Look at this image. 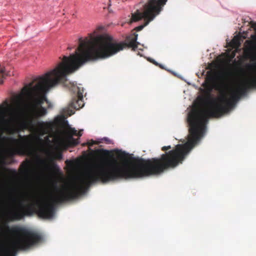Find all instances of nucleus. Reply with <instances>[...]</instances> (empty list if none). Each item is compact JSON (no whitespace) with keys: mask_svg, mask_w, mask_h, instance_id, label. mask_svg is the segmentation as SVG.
<instances>
[{"mask_svg":"<svg viewBox=\"0 0 256 256\" xmlns=\"http://www.w3.org/2000/svg\"><path fill=\"white\" fill-rule=\"evenodd\" d=\"M252 20L251 18L249 16H248V17H246L244 18V24L246 22H248V24L250 23V20Z\"/></svg>","mask_w":256,"mask_h":256,"instance_id":"20","label":"nucleus"},{"mask_svg":"<svg viewBox=\"0 0 256 256\" xmlns=\"http://www.w3.org/2000/svg\"><path fill=\"white\" fill-rule=\"evenodd\" d=\"M97 29L102 31V33L100 34L94 30L92 32L88 34L86 37L79 36L77 38L76 43L80 47L77 48H138V44L142 46L143 48H147L144 44H141L138 42L126 44L125 41L120 40L110 34L107 28L103 24L98 25ZM67 48L74 47L68 46Z\"/></svg>","mask_w":256,"mask_h":256,"instance_id":"3","label":"nucleus"},{"mask_svg":"<svg viewBox=\"0 0 256 256\" xmlns=\"http://www.w3.org/2000/svg\"><path fill=\"white\" fill-rule=\"evenodd\" d=\"M247 67L248 69L249 70H254L256 68V64H248L247 66Z\"/></svg>","mask_w":256,"mask_h":256,"instance_id":"19","label":"nucleus"},{"mask_svg":"<svg viewBox=\"0 0 256 256\" xmlns=\"http://www.w3.org/2000/svg\"><path fill=\"white\" fill-rule=\"evenodd\" d=\"M0 75H2V78H4L5 76H8V74H6V70L4 68L0 69Z\"/></svg>","mask_w":256,"mask_h":256,"instance_id":"17","label":"nucleus"},{"mask_svg":"<svg viewBox=\"0 0 256 256\" xmlns=\"http://www.w3.org/2000/svg\"><path fill=\"white\" fill-rule=\"evenodd\" d=\"M32 212V208L30 206L25 208L21 202H19L18 206L12 204L6 214V218L10 221L20 220L25 216L30 215Z\"/></svg>","mask_w":256,"mask_h":256,"instance_id":"6","label":"nucleus"},{"mask_svg":"<svg viewBox=\"0 0 256 256\" xmlns=\"http://www.w3.org/2000/svg\"><path fill=\"white\" fill-rule=\"evenodd\" d=\"M136 40H137V36H138V34H136Z\"/></svg>","mask_w":256,"mask_h":256,"instance_id":"36","label":"nucleus"},{"mask_svg":"<svg viewBox=\"0 0 256 256\" xmlns=\"http://www.w3.org/2000/svg\"><path fill=\"white\" fill-rule=\"evenodd\" d=\"M234 52L236 53V52H240L242 49L236 48V49H234Z\"/></svg>","mask_w":256,"mask_h":256,"instance_id":"28","label":"nucleus"},{"mask_svg":"<svg viewBox=\"0 0 256 256\" xmlns=\"http://www.w3.org/2000/svg\"><path fill=\"white\" fill-rule=\"evenodd\" d=\"M156 0H148V3H154Z\"/></svg>","mask_w":256,"mask_h":256,"instance_id":"26","label":"nucleus"},{"mask_svg":"<svg viewBox=\"0 0 256 256\" xmlns=\"http://www.w3.org/2000/svg\"><path fill=\"white\" fill-rule=\"evenodd\" d=\"M21 97H22L21 96H18V104H20V100L21 98H22Z\"/></svg>","mask_w":256,"mask_h":256,"instance_id":"27","label":"nucleus"},{"mask_svg":"<svg viewBox=\"0 0 256 256\" xmlns=\"http://www.w3.org/2000/svg\"><path fill=\"white\" fill-rule=\"evenodd\" d=\"M212 90V88H210L208 90V92L210 93L211 92Z\"/></svg>","mask_w":256,"mask_h":256,"instance_id":"30","label":"nucleus"},{"mask_svg":"<svg viewBox=\"0 0 256 256\" xmlns=\"http://www.w3.org/2000/svg\"><path fill=\"white\" fill-rule=\"evenodd\" d=\"M50 169L53 170H58V166L54 162H52L50 165Z\"/></svg>","mask_w":256,"mask_h":256,"instance_id":"15","label":"nucleus"},{"mask_svg":"<svg viewBox=\"0 0 256 256\" xmlns=\"http://www.w3.org/2000/svg\"><path fill=\"white\" fill-rule=\"evenodd\" d=\"M168 0H156L154 3H148V7L150 10L154 12L156 17L160 14L163 10L164 6L166 4Z\"/></svg>","mask_w":256,"mask_h":256,"instance_id":"10","label":"nucleus"},{"mask_svg":"<svg viewBox=\"0 0 256 256\" xmlns=\"http://www.w3.org/2000/svg\"><path fill=\"white\" fill-rule=\"evenodd\" d=\"M46 166H48V165H46ZM50 166H48V168L50 169Z\"/></svg>","mask_w":256,"mask_h":256,"instance_id":"38","label":"nucleus"},{"mask_svg":"<svg viewBox=\"0 0 256 256\" xmlns=\"http://www.w3.org/2000/svg\"><path fill=\"white\" fill-rule=\"evenodd\" d=\"M132 50H134V51L136 52V49L134 48V49H132Z\"/></svg>","mask_w":256,"mask_h":256,"instance_id":"34","label":"nucleus"},{"mask_svg":"<svg viewBox=\"0 0 256 256\" xmlns=\"http://www.w3.org/2000/svg\"><path fill=\"white\" fill-rule=\"evenodd\" d=\"M0 109L2 110L0 112V133H2L5 130L8 132H12V125L18 118V114L8 118H6L4 112L3 110L4 108L0 106Z\"/></svg>","mask_w":256,"mask_h":256,"instance_id":"8","label":"nucleus"},{"mask_svg":"<svg viewBox=\"0 0 256 256\" xmlns=\"http://www.w3.org/2000/svg\"><path fill=\"white\" fill-rule=\"evenodd\" d=\"M148 60L150 62H152L153 64H155L156 66H158L160 68H161L162 69H165L164 68V66L162 64H158V62H156L154 60H152V59H150V58H148Z\"/></svg>","mask_w":256,"mask_h":256,"instance_id":"14","label":"nucleus"},{"mask_svg":"<svg viewBox=\"0 0 256 256\" xmlns=\"http://www.w3.org/2000/svg\"><path fill=\"white\" fill-rule=\"evenodd\" d=\"M228 75H231L232 74V72H228Z\"/></svg>","mask_w":256,"mask_h":256,"instance_id":"33","label":"nucleus"},{"mask_svg":"<svg viewBox=\"0 0 256 256\" xmlns=\"http://www.w3.org/2000/svg\"><path fill=\"white\" fill-rule=\"evenodd\" d=\"M224 48H256V34H250L248 30L236 31L233 36L226 39Z\"/></svg>","mask_w":256,"mask_h":256,"instance_id":"5","label":"nucleus"},{"mask_svg":"<svg viewBox=\"0 0 256 256\" xmlns=\"http://www.w3.org/2000/svg\"><path fill=\"white\" fill-rule=\"evenodd\" d=\"M94 144H95V142L93 140H91L90 142H89L87 143V144L89 146H92Z\"/></svg>","mask_w":256,"mask_h":256,"instance_id":"22","label":"nucleus"},{"mask_svg":"<svg viewBox=\"0 0 256 256\" xmlns=\"http://www.w3.org/2000/svg\"><path fill=\"white\" fill-rule=\"evenodd\" d=\"M109 11L110 12H113V11L112 10H110Z\"/></svg>","mask_w":256,"mask_h":256,"instance_id":"31","label":"nucleus"},{"mask_svg":"<svg viewBox=\"0 0 256 256\" xmlns=\"http://www.w3.org/2000/svg\"><path fill=\"white\" fill-rule=\"evenodd\" d=\"M71 90L74 92H76V94L72 98L69 106L70 108L75 110H79L84 106L83 100L84 89L82 84H79L78 86H77L72 83L71 86Z\"/></svg>","mask_w":256,"mask_h":256,"instance_id":"7","label":"nucleus"},{"mask_svg":"<svg viewBox=\"0 0 256 256\" xmlns=\"http://www.w3.org/2000/svg\"><path fill=\"white\" fill-rule=\"evenodd\" d=\"M140 50H143V49H142V48H140Z\"/></svg>","mask_w":256,"mask_h":256,"instance_id":"39","label":"nucleus"},{"mask_svg":"<svg viewBox=\"0 0 256 256\" xmlns=\"http://www.w3.org/2000/svg\"><path fill=\"white\" fill-rule=\"evenodd\" d=\"M30 166L28 163L26 162L24 164V168L23 170V173L24 174H28L30 172Z\"/></svg>","mask_w":256,"mask_h":256,"instance_id":"13","label":"nucleus"},{"mask_svg":"<svg viewBox=\"0 0 256 256\" xmlns=\"http://www.w3.org/2000/svg\"><path fill=\"white\" fill-rule=\"evenodd\" d=\"M64 136H58L56 139V142L60 146L68 145L74 146L79 144L78 139H75L70 133H66V130H64Z\"/></svg>","mask_w":256,"mask_h":256,"instance_id":"9","label":"nucleus"},{"mask_svg":"<svg viewBox=\"0 0 256 256\" xmlns=\"http://www.w3.org/2000/svg\"><path fill=\"white\" fill-rule=\"evenodd\" d=\"M66 130V133H70L73 136H80L82 135V132L83 131L82 130H80L78 132H77V130L74 128H72L69 127Z\"/></svg>","mask_w":256,"mask_h":256,"instance_id":"12","label":"nucleus"},{"mask_svg":"<svg viewBox=\"0 0 256 256\" xmlns=\"http://www.w3.org/2000/svg\"><path fill=\"white\" fill-rule=\"evenodd\" d=\"M68 160H66V163H68Z\"/></svg>","mask_w":256,"mask_h":256,"instance_id":"37","label":"nucleus"},{"mask_svg":"<svg viewBox=\"0 0 256 256\" xmlns=\"http://www.w3.org/2000/svg\"><path fill=\"white\" fill-rule=\"evenodd\" d=\"M234 49H232V48H230V49H227V50H226V51H227V50H228V52H231L232 50H233Z\"/></svg>","mask_w":256,"mask_h":256,"instance_id":"29","label":"nucleus"},{"mask_svg":"<svg viewBox=\"0 0 256 256\" xmlns=\"http://www.w3.org/2000/svg\"><path fill=\"white\" fill-rule=\"evenodd\" d=\"M98 152H101L102 154L105 155V156H107L110 154V151H108V150H98Z\"/></svg>","mask_w":256,"mask_h":256,"instance_id":"18","label":"nucleus"},{"mask_svg":"<svg viewBox=\"0 0 256 256\" xmlns=\"http://www.w3.org/2000/svg\"><path fill=\"white\" fill-rule=\"evenodd\" d=\"M55 158L57 160H62V154L61 152H58L54 154Z\"/></svg>","mask_w":256,"mask_h":256,"instance_id":"16","label":"nucleus"},{"mask_svg":"<svg viewBox=\"0 0 256 256\" xmlns=\"http://www.w3.org/2000/svg\"><path fill=\"white\" fill-rule=\"evenodd\" d=\"M4 227L10 232L16 238L13 240L8 246L2 248L0 250V256H14L18 250H25V228L14 226L10 228L8 224Z\"/></svg>","mask_w":256,"mask_h":256,"instance_id":"4","label":"nucleus"},{"mask_svg":"<svg viewBox=\"0 0 256 256\" xmlns=\"http://www.w3.org/2000/svg\"><path fill=\"white\" fill-rule=\"evenodd\" d=\"M256 88V76L244 78L234 88L226 90L220 86L216 88L220 93L218 101L213 100L206 109L196 108L189 114L190 126L188 141L177 144L174 148L161 155L159 158L144 160L135 158L124 160L120 164L116 160L106 164L96 165L78 176L72 184L65 186V202L78 198L86 192L90 186L98 182L106 183L120 178H138L158 174L164 170L173 168L182 164L191 150L198 142L205 131L206 124L210 117L218 118L227 112L240 98L251 88Z\"/></svg>","mask_w":256,"mask_h":256,"instance_id":"1","label":"nucleus"},{"mask_svg":"<svg viewBox=\"0 0 256 256\" xmlns=\"http://www.w3.org/2000/svg\"><path fill=\"white\" fill-rule=\"evenodd\" d=\"M10 200L12 202L13 204H15L16 201V198L14 196H10Z\"/></svg>","mask_w":256,"mask_h":256,"instance_id":"23","label":"nucleus"},{"mask_svg":"<svg viewBox=\"0 0 256 256\" xmlns=\"http://www.w3.org/2000/svg\"><path fill=\"white\" fill-rule=\"evenodd\" d=\"M208 74L209 76H210L212 78H213L214 74L211 70L208 72Z\"/></svg>","mask_w":256,"mask_h":256,"instance_id":"25","label":"nucleus"},{"mask_svg":"<svg viewBox=\"0 0 256 256\" xmlns=\"http://www.w3.org/2000/svg\"><path fill=\"white\" fill-rule=\"evenodd\" d=\"M156 18V16H150V20H146L144 24H140L136 27V30L138 32H140L144 29V27L147 26L150 22L152 21Z\"/></svg>","mask_w":256,"mask_h":256,"instance_id":"11","label":"nucleus"},{"mask_svg":"<svg viewBox=\"0 0 256 256\" xmlns=\"http://www.w3.org/2000/svg\"><path fill=\"white\" fill-rule=\"evenodd\" d=\"M171 148V146H164L162 148V150L163 151L168 150Z\"/></svg>","mask_w":256,"mask_h":256,"instance_id":"21","label":"nucleus"},{"mask_svg":"<svg viewBox=\"0 0 256 256\" xmlns=\"http://www.w3.org/2000/svg\"><path fill=\"white\" fill-rule=\"evenodd\" d=\"M241 71L242 72L243 74H245V72L242 69Z\"/></svg>","mask_w":256,"mask_h":256,"instance_id":"32","label":"nucleus"},{"mask_svg":"<svg viewBox=\"0 0 256 256\" xmlns=\"http://www.w3.org/2000/svg\"><path fill=\"white\" fill-rule=\"evenodd\" d=\"M109 2H110V6H111V2L110 0Z\"/></svg>","mask_w":256,"mask_h":256,"instance_id":"35","label":"nucleus"},{"mask_svg":"<svg viewBox=\"0 0 256 256\" xmlns=\"http://www.w3.org/2000/svg\"><path fill=\"white\" fill-rule=\"evenodd\" d=\"M122 50L76 49L74 53L69 56H64L62 61L54 69L25 86L22 92L30 100V116L24 124L37 136H20V140L10 138L11 144L14 146L6 150V154L9 156L16 154H31L34 150L36 142H43L40 136L54 133L60 122L59 117L56 118L53 121L38 120L48 112L46 108L42 106L44 102H48L44 94L47 90L59 82L64 83L68 74L74 72L86 63L107 58Z\"/></svg>","mask_w":256,"mask_h":256,"instance_id":"2","label":"nucleus"},{"mask_svg":"<svg viewBox=\"0 0 256 256\" xmlns=\"http://www.w3.org/2000/svg\"><path fill=\"white\" fill-rule=\"evenodd\" d=\"M215 67V64L213 63H211L208 66V68L210 70L212 69Z\"/></svg>","mask_w":256,"mask_h":256,"instance_id":"24","label":"nucleus"}]
</instances>
